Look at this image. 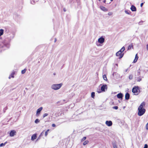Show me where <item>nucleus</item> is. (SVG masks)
Listing matches in <instances>:
<instances>
[{
  "label": "nucleus",
  "instance_id": "36",
  "mask_svg": "<svg viewBox=\"0 0 148 148\" xmlns=\"http://www.w3.org/2000/svg\"><path fill=\"white\" fill-rule=\"evenodd\" d=\"M148 148V145L147 144H145V145L144 148Z\"/></svg>",
  "mask_w": 148,
  "mask_h": 148
},
{
  "label": "nucleus",
  "instance_id": "25",
  "mask_svg": "<svg viewBox=\"0 0 148 148\" xmlns=\"http://www.w3.org/2000/svg\"><path fill=\"white\" fill-rule=\"evenodd\" d=\"M132 47V44L130 45L128 47V50H130L131 49Z\"/></svg>",
  "mask_w": 148,
  "mask_h": 148
},
{
  "label": "nucleus",
  "instance_id": "37",
  "mask_svg": "<svg viewBox=\"0 0 148 148\" xmlns=\"http://www.w3.org/2000/svg\"><path fill=\"white\" fill-rule=\"evenodd\" d=\"M41 136H39L37 138V139L36 140V141L38 140H40V138Z\"/></svg>",
  "mask_w": 148,
  "mask_h": 148
},
{
  "label": "nucleus",
  "instance_id": "12",
  "mask_svg": "<svg viewBox=\"0 0 148 148\" xmlns=\"http://www.w3.org/2000/svg\"><path fill=\"white\" fill-rule=\"evenodd\" d=\"M100 8L102 10L104 11H108L107 9L105 7L101 6L100 7Z\"/></svg>",
  "mask_w": 148,
  "mask_h": 148
},
{
  "label": "nucleus",
  "instance_id": "14",
  "mask_svg": "<svg viewBox=\"0 0 148 148\" xmlns=\"http://www.w3.org/2000/svg\"><path fill=\"white\" fill-rule=\"evenodd\" d=\"M123 96V94L121 93H119L117 95V97L118 98L122 99Z\"/></svg>",
  "mask_w": 148,
  "mask_h": 148
},
{
  "label": "nucleus",
  "instance_id": "48",
  "mask_svg": "<svg viewBox=\"0 0 148 148\" xmlns=\"http://www.w3.org/2000/svg\"><path fill=\"white\" fill-rule=\"evenodd\" d=\"M64 11H66V10H64Z\"/></svg>",
  "mask_w": 148,
  "mask_h": 148
},
{
  "label": "nucleus",
  "instance_id": "49",
  "mask_svg": "<svg viewBox=\"0 0 148 148\" xmlns=\"http://www.w3.org/2000/svg\"><path fill=\"white\" fill-rule=\"evenodd\" d=\"M99 1H101V0H98Z\"/></svg>",
  "mask_w": 148,
  "mask_h": 148
},
{
  "label": "nucleus",
  "instance_id": "32",
  "mask_svg": "<svg viewBox=\"0 0 148 148\" xmlns=\"http://www.w3.org/2000/svg\"><path fill=\"white\" fill-rule=\"evenodd\" d=\"M133 78V76L132 75H130L129 76V79H132Z\"/></svg>",
  "mask_w": 148,
  "mask_h": 148
},
{
  "label": "nucleus",
  "instance_id": "30",
  "mask_svg": "<svg viewBox=\"0 0 148 148\" xmlns=\"http://www.w3.org/2000/svg\"><path fill=\"white\" fill-rule=\"evenodd\" d=\"M48 115V114L47 113H45L43 114V118H45L46 116H47Z\"/></svg>",
  "mask_w": 148,
  "mask_h": 148
},
{
  "label": "nucleus",
  "instance_id": "8",
  "mask_svg": "<svg viewBox=\"0 0 148 148\" xmlns=\"http://www.w3.org/2000/svg\"><path fill=\"white\" fill-rule=\"evenodd\" d=\"M106 124L108 126H111L112 124V121H106Z\"/></svg>",
  "mask_w": 148,
  "mask_h": 148
},
{
  "label": "nucleus",
  "instance_id": "47",
  "mask_svg": "<svg viewBox=\"0 0 148 148\" xmlns=\"http://www.w3.org/2000/svg\"><path fill=\"white\" fill-rule=\"evenodd\" d=\"M111 1H113V0H110Z\"/></svg>",
  "mask_w": 148,
  "mask_h": 148
},
{
  "label": "nucleus",
  "instance_id": "43",
  "mask_svg": "<svg viewBox=\"0 0 148 148\" xmlns=\"http://www.w3.org/2000/svg\"><path fill=\"white\" fill-rule=\"evenodd\" d=\"M106 0H104V1H103V2H104V3H105L106 2Z\"/></svg>",
  "mask_w": 148,
  "mask_h": 148
},
{
  "label": "nucleus",
  "instance_id": "39",
  "mask_svg": "<svg viewBox=\"0 0 148 148\" xmlns=\"http://www.w3.org/2000/svg\"><path fill=\"white\" fill-rule=\"evenodd\" d=\"M143 3H141L140 4V7H142V6H143Z\"/></svg>",
  "mask_w": 148,
  "mask_h": 148
},
{
  "label": "nucleus",
  "instance_id": "4",
  "mask_svg": "<svg viewBox=\"0 0 148 148\" xmlns=\"http://www.w3.org/2000/svg\"><path fill=\"white\" fill-rule=\"evenodd\" d=\"M116 56L119 57V59H121L123 56L124 55V53H122L118 51L116 53Z\"/></svg>",
  "mask_w": 148,
  "mask_h": 148
},
{
  "label": "nucleus",
  "instance_id": "20",
  "mask_svg": "<svg viewBox=\"0 0 148 148\" xmlns=\"http://www.w3.org/2000/svg\"><path fill=\"white\" fill-rule=\"evenodd\" d=\"M142 80V78L140 76L138 77L137 79V81L138 82H140Z\"/></svg>",
  "mask_w": 148,
  "mask_h": 148
},
{
  "label": "nucleus",
  "instance_id": "19",
  "mask_svg": "<svg viewBox=\"0 0 148 148\" xmlns=\"http://www.w3.org/2000/svg\"><path fill=\"white\" fill-rule=\"evenodd\" d=\"M89 142V141L88 140H86L83 143V145H86Z\"/></svg>",
  "mask_w": 148,
  "mask_h": 148
},
{
  "label": "nucleus",
  "instance_id": "10",
  "mask_svg": "<svg viewBox=\"0 0 148 148\" xmlns=\"http://www.w3.org/2000/svg\"><path fill=\"white\" fill-rule=\"evenodd\" d=\"M37 134H33L31 137V140L32 141L34 140L35 139H36L37 137Z\"/></svg>",
  "mask_w": 148,
  "mask_h": 148
},
{
  "label": "nucleus",
  "instance_id": "24",
  "mask_svg": "<svg viewBox=\"0 0 148 148\" xmlns=\"http://www.w3.org/2000/svg\"><path fill=\"white\" fill-rule=\"evenodd\" d=\"M95 96V93L94 92H92L91 94V97L92 98H94Z\"/></svg>",
  "mask_w": 148,
  "mask_h": 148
},
{
  "label": "nucleus",
  "instance_id": "6",
  "mask_svg": "<svg viewBox=\"0 0 148 148\" xmlns=\"http://www.w3.org/2000/svg\"><path fill=\"white\" fill-rule=\"evenodd\" d=\"M104 38L103 37H101L98 39V42L100 43H102L104 42Z\"/></svg>",
  "mask_w": 148,
  "mask_h": 148
},
{
  "label": "nucleus",
  "instance_id": "17",
  "mask_svg": "<svg viewBox=\"0 0 148 148\" xmlns=\"http://www.w3.org/2000/svg\"><path fill=\"white\" fill-rule=\"evenodd\" d=\"M7 143V142H5L4 143H1L0 145V147H2L4 146Z\"/></svg>",
  "mask_w": 148,
  "mask_h": 148
},
{
  "label": "nucleus",
  "instance_id": "46",
  "mask_svg": "<svg viewBox=\"0 0 148 148\" xmlns=\"http://www.w3.org/2000/svg\"><path fill=\"white\" fill-rule=\"evenodd\" d=\"M147 49H148V45H147Z\"/></svg>",
  "mask_w": 148,
  "mask_h": 148
},
{
  "label": "nucleus",
  "instance_id": "28",
  "mask_svg": "<svg viewBox=\"0 0 148 148\" xmlns=\"http://www.w3.org/2000/svg\"><path fill=\"white\" fill-rule=\"evenodd\" d=\"M12 77H14V74H11V75H10L8 78L9 79H10Z\"/></svg>",
  "mask_w": 148,
  "mask_h": 148
},
{
  "label": "nucleus",
  "instance_id": "34",
  "mask_svg": "<svg viewBox=\"0 0 148 148\" xmlns=\"http://www.w3.org/2000/svg\"><path fill=\"white\" fill-rule=\"evenodd\" d=\"M118 107L117 106H114L113 107V108L115 110H117L118 109Z\"/></svg>",
  "mask_w": 148,
  "mask_h": 148
},
{
  "label": "nucleus",
  "instance_id": "9",
  "mask_svg": "<svg viewBox=\"0 0 148 148\" xmlns=\"http://www.w3.org/2000/svg\"><path fill=\"white\" fill-rule=\"evenodd\" d=\"M107 86L106 85H103L101 87V90L102 91H105V89H107Z\"/></svg>",
  "mask_w": 148,
  "mask_h": 148
},
{
  "label": "nucleus",
  "instance_id": "41",
  "mask_svg": "<svg viewBox=\"0 0 148 148\" xmlns=\"http://www.w3.org/2000/svg\"><path fill=\"white\" fill-rule=\"evenodd\" d=\"M137 73L138 74V75H140V71H138Z\"/></svg>",
  "mask_w": 148,
  "mask_h": 148
},
{
  "label": "nucleus",
  "instance_id": "7",
  "mask_svg": "<svg viewBox=\"0 0 148 148\" xmlns=\"http://www.w3.org/2000/svg\"><path fill=\"white\" fill-rule=\"evenodd\" d=\"M16 133L15 131L14 130H12L10 133V136L11 137H13L15 134Z\"/></svg>",
  "mask_w": 148,
  "mask_h": 148
},
{
  "label": "nucleus",
  "instance_id": "27",
  "mask_svg": "<svg viewBox=\"0 0 148 148\" xmlns=\"http://www.w3.org/2000/svg\"><path fill=\"white\" fill-rule=\"evenodd\" d=\"M86 138V136L84 137L81 140V142H83L84 141Z\"/></svg>",
  "mask_w": 148,
  "mask_h": 148
},
{
  "label": "nucleus",
  "instance_id": "2",
  "mask_svg": "<svg viewBox=\"0 0 148 148\" xmlns=\"http://www.w3.org/2000/svg\"><path fill=\"white\" fill-rule=\"evenodd\" d=\"M62 85L63 84L62 83L59 84H53L51 86V88L54 90H57L61 87Z\"/></svg>",
  "mask_w": 148,
  "mask_h": 148
},
{
  "label": "nucleus",
  "instance_id": "3",
  "mask_svg": "<svg viewBox=\"0 0 148 148\" xmlns=\"http://www.w3.org/2000/svg\"><path fill=\"white\" fill-rule=\"evenodd\" d=\"M139 88L138 86H135L132 89V92L135 93V95H138V90Z\"/></svg>",
  "mask_w": 148,
  "mask_h": 148
},
{
  "label": "nucleus",
  "instance_id": "40",
  "mask_svg": "<svg viewBox=\"0 0 148 148\" xmlns=\"http://www.w3.org/2000/svg\"><path fill=\"white\" fill-rule=\"evenodd\" d=\"M43 132H42L40 134V136H42L43 135Z\"/></svg>",
  "mask_w": 148,
  "mask_h": 148
},
{
  "label": "nucleus",
  "instance_id": "31",
  "mask_svg": "<svg viewBox=\"0 0 148 148\" xmlns=\"http://www.w3.org/2000/svg\"><path fill=\"white\" fill-rule=\"evenodd\" d=\"M49 131V130H47L45 132V136H47L48 134V132Z\"/></svg>",
  "mask_w": 148,
  "mask_h": 148
},
{
  "label": "nucleus",
  "instance_id": "42",
  "mask_svg": "<svg viewBox=\"0 0 148 148\" xmlns=\"http://www.w3.org/2000/svg\"><path fill=\"white\" fill-rule=\"evenodd\" d=\"M57 41V39L56 38H55V40H54V42H55Z\"/></svg>",
  "mask_w": 148,
  "mask_h": 148
},
{
  "label": "nucleus",
  "instance_id": "11",
  "mask_svg": "<svg viewBox=\"0 0 148 148\" xmlns=\"http://www.w3.org/2000/svg\"><path fill=\"white\" fill-rule=\"evenodd\" d=\"M130 9L132 11H136V7L134 5H132L131 8Z\"/></svg>",
  "mask_w": 148,
  "mask_h": 148
},
{
  "label": "nucleus",
  "instance_id": "1",
  "mask_svg": "<svg viewBox=\"0 0 148 148\" xmlns=\"http://www.w3.org/2000/svg\"><path fill=\"white\" fill-rule=\"evenodd\" d=\"M145 105V103L143 102L138 107V114L139 116H141L145 113L146 112V109L144 108Z\"/></svg>",
  "mask_w": 148,
  "mask_h": 148
},
{
  "label": "nucleus",
  "instance_id": "35",
  "mask_svg": "<svg viewBox=\"0 0 148 148\" xmlns=\"http://www.w3.org/2000/svg\"><path fill=\"white\" fill-rule=\"evenodd\" d=\"M113 13L112 12H109L108 13V15L109 16H111L112 15Z\"/></svg>",
  "mask_w": 148,
  "mask_h": 148
},
{
  "label": "nucleus",
  "instance_id": "45",
  "mask_svg": "<svg viewBox=\"0 0 148 148\" xmlns=\"http://www.w3.org/2000/svg\"><path fill=\"white\" fill-rule=\"evenodd\" d=\"M97 92H98L99 93H100V92H101V91H97Z\"/></svg>",
  "mask_w": 148,
  "mask_h": 148
},
{
  "label": "nucleus",
  "instance_id": "26",
  "mask_svg": "<svg viewBox=\"0 0 148 148\" xmlns=\"http://www.w3.org/2000/svg\"><path fill=\"white\" fill-rule=\"evenodd\" d=\"M40 122V121L38 119H36L35 121V123H39Z\"/></svg>",
  "mask_w": 148,
  "mask_h": 148
},
{
  "label": "nucleus",
  "instance_id": "22",
  "mask_svg": "<svg viewBox=\"0 0 148 148\" xmlns=\"http://www.w3.org/2000/svg\"><path fill=\"white\" fill-rule=\"evenodd\" d=\"M103 79L105 81H107V80L106 76L105 75H103Z\"/></svg>",
  "mask_w": 148,
  "mask_h": 148
},
{
  "label": "nucleus",
  "instance_id": "16",
  "mask_svg": "<svg viewBox=\"0 0 148 148\" xmlns=\"http://www.w3.org/2000/svg\"><path fill=\"white\" fill-rule=\"evenodd\" d=\"M125 50V48L124 47H123L119 51V52H121L122 53Z\"/></svg>",
  "mask_w": 148,
  "mask_h": 148
},
{
  "label": "nucleus",
  "instance_id": "5",
  "mask_svg": "<svg viewBox=\"0 0 148 148\" xmlns=\"http://www.w3.org/2000/svg\"><path fill=\"white\" fill-rule=\"evenodd\" d=\"M42 109L43 108L42 107H40L37 110L36 114V116H38Z\"/></svg>",
  "mask_w": 148,
  "mask_h": 148
},
{
  "label": "nucleus",
  "instance_id": "13",
  "mask_svg": "<svg viewBox=\"0 0 148 148\" xmlns=\"http://www.w3.org/2000/svg\"><path fill=\"white\" fill-rule=\"evenodd\" d=\"M125 99L126 100H128L130 98V94L128 93H127L125 96Z\"/></svg>",
  "mask_w": 148,
  "mask_h": 148
},
{
  "label": "nucleus",
  "instance_id": "18",
  "mask_svg": "<svg viewBox=\"0 0 148 148\" xmlns=\"http://www.w3.org/2000/svg\"><path fill=\"white\" fill-rule=\"evenodd\" d=\"M3 30L2 29H0V36L2 35L3 34Z\"/></svg>",
  "mask_w": 148,
  "mask_h": 148
},
{
  "label": "nucleus",
  "instance_id": "29",
  "mask_svg": "<svg viewBox=\"0 0 148 148\" xmlns=\"http://www.w3.org/2000/svg\"><path fill=\"white\" fill-rule=\"evenodd\" d=\"M26 69H24L22 70L21 71V73L23 74L25 73L26 72Z\"/></svg>",
  "mask_w": 148,
  "mask_h": 148
},
{
  "label": "nucleus",
  "instance_id": "38",
  "mask_svg": "<svg viewBox=\"0 0 148 148\" xmlns=\"http://www.w3.org/2000/svg\"><path fill=\"white\" fill-rule=\"evenodd\" d=\"M52 126L53 127H56V125L55 124H53L52 125Z\"/></svg>",
  "mask_w": 148,
  "mask_h": 148
},
{
  "label": "nucleus",
  "instance_id": "23",
  "mask_svg": "<svg viewBox=\"0 0 148 148\" xmlns=\"http://www.w3.org/2000/svg\"><path fill=\"white\" fill-rule=\"evenodd\" d=\"M113 148H117V145L115 143H113Z\"/></svg>",
  "mask_w": 148,
  "mask_h": 148
},
{
  "label": "nucleus",
  "instance_id": "44",
  "mask_svg": "<svg viewBox=\"0 0 148 148\" xmlns=\"http://www.w3.org/2000/svg\"><path fill=\"white\" fill-rule=\"evenodd\" d=\"M14 72H12V73H11V74H14Z\"/></svg>",
  "mask_w": 148,
  "mask_h": 148
},
{
  "label": "nucleus",
  "instance_id": "21",
  "mask_svg": "<svg viewBox=\"0 0 148 148\" xmlns=\"http://www.w3.org/2000/svg\"><path fill=\"white\" fill-rule=\"evenodd\" d=\"M125 13L128 14H130L131 13L130 11L128 10H125Z\"/></svg>",
  "mask_w": 148,
  "mask_h": 148
},
{
  "label": "nucleus",
  "instance_id": "15",
  "mask_svg": "<svg viewBox=\"0 0 148 148\" xmlns=\"http://www.w3.org/2000/svg\"><path fill=\"white\" fill-rule=\"evenodd\" d=\"M138 57L137 56V54H136V55L135 59L134 60V63L136 62H137V61L138 59Z\"/></svg>",
  "mask_w": 148,
  "mask_h": 148
},
{
  "label": "nucleus",
  "instance_id": "33",
  "mask_svg": "<svg viewBox=\"0 0 148 148\" xmlns=\"http://www.w3.org/2000/svg\"><path fill=\"white\" fill-rule=\"evenodd\" d=\"M145 128L146 130H148V122L146 125Z\"/></svg>",
  "mask_w": 148,
  "mask_h": 148
}]
</instances>
